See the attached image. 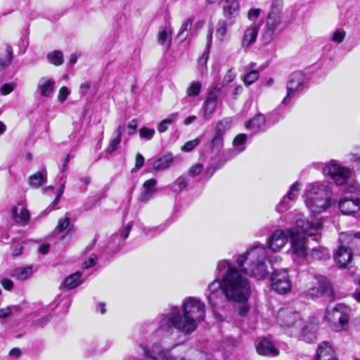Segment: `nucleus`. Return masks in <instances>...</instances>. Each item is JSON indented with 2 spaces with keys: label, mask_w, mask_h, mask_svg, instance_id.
<instances>
[{
  "label": "nucleus",
  "mask_w": 360,
  "mask_h": 360,
  "mask_svg": "<svg viewBox=\"0 0 360 360\" xmlns=\"http://www.w3.org/2000/svg\"><path fill=\"white\" fill-rule=\"evenodd\" d=\"M157 180L155 179H150L143 183V191L141 193L139 200L142 202H147L152 196L158 191L155 187Z\"/></svg>",
  "instance_id": "nucleus-22"
},
{
  "label": "nucleus",
  "mask_w": 360,
  "mask_h": 360,
  "mask_svg": "<svg viewBox=\"0 0 360 360\" xmlns=\"http://www.w3.org/2000/svg\"><path fill=\"white\" fill-rule=\"evenodd\" d=\"M352 309L345 304H338L331 311L326 314L330 327L335 331L343 330L348 325Z\"/></svg>",
  "instance_id": "nucleus-5"
},
{
  "label": "nucleus",
  "mask_w": 360,
  "mask_h": 360,
  "mask_svg": "<svg viewBox=\"0 0 360 360\" xmlns=\"http://www.w3.org/2000/svg\"><path fill=\"white\" fill-rule=\"evenodd\" d=\"M97 261V257L95 255H91L87 260L84 262L83 268L89 269L93 266H94Z\"/></svg>",
  "instance_id": "nucleus-55"
},
{
  "label": "nucleus",
  "mask_w": 360,
  "mask_h": 360,
  "mask_svg": "<svg viewBox=\"0 0 360 360\" xmlns=\"http://www.w3.org/2000/svg\"><path fill=\"white\" fill-rule=\"evenodd\" d=\"M240 305L236 309L237 314L240 316H245L249 311V307L247 304V301L239 302Z\"/></svg>",
  "instance_id": "nucleus-51"
},
{
  "label": "nucleus",
  "mask_w": 360,
  "mask_h": 360,
  "mask_svg": "<svg viewBox=\"0 0 360 360\" xmlns=\"http://www.w3.org/2000/svg\"><path fill=\"white\" fill-rule=\"evenodd\" d=\"M301 184L299 182L294 183L289 191L287 193V194L283 197V198L281 200L279 204L277 205V210L279 212H284L285 210L287 208V205H285V199L288 198L290 200H295L297 197L298 196V193L300 190Z\"/></svg>",
  "instance_id": "nucleus-25"
},
{
  "label": "nucleus",
  "mask_w": 360,
  "mask_h": 360,
  "mask_svg": "<svg viewBox=\"0 0 360 360\" xmlns=\"http://www.w3.org/2000/svg\"><path fill=\"white\" fill-rule=\"evenodd\" d=\"M55 80L49 77H41L37 86V94L40 97L50 98L53 96L55 91Z\"/></svg>",
  "instance_id": "nucleus-16"
},
{
  "label": "nucleus",
  "mask_w": 360,
  "mask_h": 360,
  "mask_svg": "<svg viewBox=\"0 0 360 360\" xmlns=\"http://www.w3.org/2000/svg\"><path fill=\"white\" fill-rule=\"evenodd\" d=\"M258 34V27L256 25L248 27L245 30L242 39V46L248 47L256 41Z\"/></svg>",
  "instance_id": "nucleus-27"
},
{
  "label": "nucleus",
  "mask_w": 360,
  "mask_h": 360,
  "mask_svg": "<svg viewBox=\"0 0 360 360\" xmlns=\"http://www.w3.org/2000/svg\"><path fill=\"white\" fill-rule=\"evenodd\" d=\"M259 354L268 356H276L279 354V350L275 347L274 342L267 338L260 340L256 347Z\"/></svg>",
  "instance_id": "nucleus-19"
},
{
  "label": "nucleus",
  "mask_w": 360,
  "mask_h": 360,
  "mask_svg": "<svg viewBox=\"0 0 360 360\" xmlns=\"http://www.w3.org/2000/svg\"><path fill=\"white\" fill-rule=\"evenodd\" d=\"M47 181V172L46 169L37 172L31 175L28 179V183L30 186L39 188Z\"/></svg>",
  "instance_id": "nucleus-30"
},
{
  "label": "nucleus",
  "mask_w": 360,
  "mask_h": 360,
  "mask_svg": "<svg viewBox=\"0 0 360 360\" xmlns=\"http://www.w3.org/2000/svg\"><path fill=\"white\" fill-rule=\"evenodd\" d=\"M339 208L344 214H352L360 210L359 198H344L339 201Z\"/></svg>",
  "instance_id": "nucleus-18"
},
{
  "label": "nucleus",
  "mask_w": 360,
  "mask_h": 360,
  "mask_svg": "<svg viewBox=\"0 0 360 360\" xmlns=\"http://www.w3.org/2000/svg\"><path fill=\"white\" fill-rule=\"evenodd\" d=\"M235 73L231 70H229L227 74L224 77L223 83L229 84L231 82L235 79Z\"/></svg>",
  "instance_id": "nucleus-60"
},
{
  "label": "nucleus",
  "mask_w": 360,
  "mask_h": 360,
  "mask_svg": "<svg viewBox=\"0 0 360 360\" xmlns=\"http://www.w3.org/2000/svg\"><path fill=\"white\" fill-rule=\"evenodd\" d=\"M315 277L318 281L319 287H314L310 288L307 292V295L310 297L323 295L328 297L330 301H333L334 294L333 288L328 278L321 275L316 276Z\"/></svg>",
  "instance_id": "nucleus-11"
},
{
  "label": "nucleus",
  "mask_w": 360,
  "mask_h": 360,
  "mask_svg": "<svg viewBox=\"0 0 360 360\" xmlns=\"http://www.w3.org/2000/svg\"><path fill=\"white\" fill-rule=\"evenodd\" d=\"M219 91L220 88L217 86L212 88L204 102L202 107L204 109V118L206 120H210L215 112Z\"/></svg>",
  "instance_id": "nucleus-13"
},
{
  "label": "nucleus",
  "mask_w": 360,
  "mask_h": 360,
  "mask_svg": "<svg viewBox=\"0 0 360 360\" xmlns=\"http://www.w3.org/2000/svg\"><path fill=\"white\" fill-rule=\"evenodd\" d=\"M84 280L82 279V273L77 271L65 278L63 285L67 290H72L82 284Z\"/></svg>",
  "instance_id": "nucleus-29"
},
{
  "label": "nucleus",
  "mask_w": 360,
  "mask_h": 360,
  "mask_svg": "<svg viewBox=\"0 0 360 360\" xmlns=\"http://www.w3.org/2000/svg\"><path fill=\"white\" fill-rule=\"evenodd\" d=\"M266 257V249L264 246L256 245L238 256L236 263L239 269L229 260L219 262L217 270L221 274L220 283L226 301L243 302L248 300L251 286L242 272L258 280L263 279L268 272L265 264Z\"/></svg>",
  "instance_id": "nucleus-1"
},
{
  "label": "nucleus",
  "mask_w": 360,
  "mask_h": 360,
  "mask_svg": "<svg viewBox=\"0 0 360 360\" xmlns=\"http://www.w3.org/2000/svg\"><path fill=\"white\" fill-rule=\"evenodd\" d=\"M139 134L141 138L150 140L155 134V130L146 127H143L139 130Z\"/></svg>",
  "instance_id": "nucleus-46"
},
{
  "label": "nucleus",
  "mask_w": 360,
  "mask_h": 360,
  "mask_svg": "<svg viewBox=\"0 0 360 360\" xmlns=\"http://www.w3.org/2000/svg\"><path fill=\"white\" fill-rule=\"evenodd\" d=\"M248 136L245 134H238L233 141V148L222 153L221 156L225 157V161H228L245 149V144Z\"/></svg>",
  "instance_id": "nucleus-17"
},
{
  "label": "nucleus",
  "mask_w": 360,
  "mask_h": 360,
  "mask_svg": "<svg viewBox=\"0 0 360 360\" xmlns=\"http://www.w3.org/2000/svg\"><path fill=\"white\" fill-rule=\"evenodd\" d=\"M339 241L341 245L349 247L352 251L354 246L356 245L359 241V238L357 234H353L352 233H342L340 234Z\"/></svg>",
  "instance_id": "nucleus-28"
},
{
  "label": "nucleus",
  "mask_w": 360,
  "mask_h": 360,
  "mask_svg": "<svg viewBox=\"0 0 360 360\" xmlns=\"http://www.w3.org/2000/svg\"><path fill=\"white\" fill-rule=\"evenodd\" d=\"M202 169L203 166L202 164H196L190 168L188 174L191 176H196L202 172Z\"/></svg>",
  "instance_id": "nucleus-53"
},
{
  "label": "nucleus",
  "mask_w": 360,
  "mask_h": 360,
  "mask_svg": "<svg viewBox=\"0 0 360 360\" xmlns=\"http://www.w3.org/2000/svg\"><path fill=\"white\" fill-rule=\"evenodd\" d=\"M290 238L288 229L285 231L276 230L269 237V248L273 252H278L287 243Z\"/></svg>",
  "instance_id": "nucleus-15"
},
{
  "label": "nucleus",
  "mask_w": 360,
  "mask_h": 360,
  "mask_svg": "<svg viewBox=\"0 0 360 360\" xmlns=\"http://www.w3.org/2000/svg\"><path fill=\"white\" fill-rule=\"evenodd\" d=\"M266 117L263 114H257L253 118L245 123V127L254 134L263 131L265 128Z\"/></svg>",
  "instance_id": "nucleus-24"
},
{
  "label": "nucleus",
  "mask_w": 360,
  "mask_h": 360,
  "mask_svg": "<svg viewBox=\"0 0 360 360\" xmlns=\"http://www.w3.org/2000/svg\"><path fill=\"white\" fill-rule=\"evenodd\" d=\"M272 289L280 294H285L291 289V281L286 269H274L271 275Z\"/></svg>",
  "instance_id": "nucleus-9"
},
{
  "label": "nucleus",
  "mask_w": 360,
  "mask_h": 360,
  "mask_svg": "<svg viewBox=\"0 0 360 360\" xmlns=\"http://www.w3.org/2000/svg\"><path fill=\"white\" fill-rule=\"evenodd\" d=\"M138 127L137 120L133 119L128 124V134L131 136L136 133V129Z\"/></svg>",
  "instance_id": "nucleus-59"
},
{
  "label": "nucleus",
  "mask_w": 360,
  "mask_h": 360,
  "mask_svg": "<svg viewBox=\"0 0 360 360\" xmlns=\"http://www.w3.org/2000/svg\"><path fill=\"white\" fill-rule=\"evenodd\" d=\"M345 36L346 32L344 30H338L333 32L331 40L333 42L340 44L344 41Z\"/></svg>",
  "instance_id": "nucleus-49"
},
{
  "label": "nucleus",
  "mask_w": 360,
  "mask_h": 360,
  "mask_svg": "<svg viewBox=\"0 0 360 360\" xmlns=\"http://www.w3.org/2000/svg\"><path fill=\"white\" fill-rule=\"evenodd\" d=\"M47 60L56 66L60 65L63 63V54L60 51H53L47 55Z\"/></svg>",
  "instance_id": "nucleus-36"
},
{
  "label": "nucleus",
  "mask_w": 360,
  "mask_h": 360,
  "mask_svg": "<svg viewBox=\"0 0 360 360\" xmlns=\"http://www.w3.org/2000/svg\"><path fill=\"white\" fill-rule=\"evenodd\" d=\"M226 33V27L225 25H222L221 27L217 29V34L219 36L221 40L223 39Z\"/></svg>",
  "instance_id": "nucleus-63"
},
{
  "label": "nucleus",
  "mask_w": 360,
  "mask_h": 360,
  "mask_svg": "<svg viewBox=\"0 0 360 360\" xmlns=\"http://www.w3.org/2000/svg\"><path fill=\"white\" fill-rule=\"evenodd\" d=\"M70 225V219L69 217L61 218L58 220L56 231L61 233L67 229Z\"/></svg>",
  "instance_id": "nucleus-44"
},
{
  "label": "nucleus",
  "mask_w": 360,
  "mask_h": 360,
  "mask_svg": "<svg viewBox=\"0 0 360 360\" xmlns=\"http://www.w3.org/2000/svg\"><path fill=\"white\" fill-rule=\"evenodd\" d=\"M20 206V207H14L12 209L13 218L18 223L21 221L27 222L30 219V213L24 206L21 205Z\"/></svg>",
  "instance_id": "nucleus-32"
},
{
  "label": "nucleus",
  "mask_w": 360,
  "mask_h": 360,
  "mask_svg": "<svg viewBox=\"0 0 360 360\" xmlns=\"http://www.w3.org/2000/svg\"><path fill=\"white\" fill-rule=\"evenodd\" d=\"M231 127V120L230 118H224L220 120L216 127L215 132L224 136V133Z\"/></svg>",
  "instance_id": "nucleus-39"
},
{
  "label": "nucleus",
  "mask_w": 360,
  "mask_h": 360,
  "mask_svg": "<svg viewBox=\"0 0 360 360\" xmlns=\"http://www.w3.org/2000/svg\"><path fill=\"white\" fill-rule=\"evenodd\" d=\"M139 347L143 350V354L153 360H165L168 355L169 350L173 349L175 345L170 349L164 348L160 343L155 342L150 347L143 344H141Z\"/></svg>",
  "instance_id": "nucleus-12"
},
{
  "label": "nucleus",
  "mask_w": 360,
  "mask_h": 360,
  "mask_svg": "<svg viewBox=\"0 0 360 360\" xmlns=\"http://www.w3.org/2000/svg\"><path fill=\"white\" fill-rule=\"evenodd\" d=\"M120 142H121L120 138L113 136V137L110 140V142L108 148H106V152L108 153H112L114 151H115L117 149Z\"/></svg>",
  "instance_id": "nucleus-47"
},
{
  "label": "nucleus",
  "mask_w": 360,
  "mask_h": 360,
  "mask_svg": "<svg viewBox=\"0 0 360 360\" xmlns=\"http://www.w3.org/2000/svg\"><path fill=\"white\" fill-rule=\"evenodd\" d=\"M201 87L200 82H192L186 90V94L188 96H197L200 93Z\"/></svg>",
  "instance_id": "nucleus-41"
},
{
  "label": "nucleus",
  "mask_w": 360,
  "mask_h": 360,
  "mask_svg": "<svg viewBox=\"0 0 360 360\" xmlns=\"http://www.w3.org/2000/svg\"><path fill=\"white\" fill-rule=\"evenodd\" d=\"M281 23L280 17L276 13H270L268 15L264 36L268 40H271Z\"/></svg>",
  "instance_id": "nucleus-21"
},
{
  "label": "nucleus",
  "mask_w": 360,
  "mask_h": 360,
  "mask_svg": "<svg viewBox=\"0 0 360 360\" xmlns=\"http://www.w3.org/2000/svg\"><path fill=\"white\" fill-rule=\"evenodd\" d=\"M314 360H338L335 350L328 342H322L318 347Z\"/></svg>",
  "instance_id": "nucleus-20"
},
{
  "label": "nucleus",
  "mask_w": 360,
  "mask_h": 360,
  "mask_svg": "<svg viewBox=\"0 0 360 360\" xmlns=\"http://www.w3.org/2000/svg\"><path fill=\"white\" fill-rule=\"evenodd\" d=\"M239 4L237 0H226L223 6L224 15L226 18H235L238 13Z\"/></svg>",
  "instance_id": "nucleus-26"
},
{
  "label": "nucleus",
  "mask_w": 360,
  "mask_h": 360,
  "mask_svg": "<svg viewBox=\"0 0 360 360\" xmlns=\"http://www.w3.org/2000/svg\"><path fill=\"white\" fill-rule=\"evenodd\" d=\"M224 136L218 133H214V136L210 142L212 152H219L223 148Z\"/></svg>",
  "instance_id": "nucleus-37"
},
{
  "label": "nucleus",
  "mask_w": 360,
  "mask_h": 360,
  "mask_svg": "<svg viewBox=\"0 0 360 360\" xmlns=\"http://www.w3.org/2000/svg\"><path fill=\"white\" fill-rule=\"evenodd\" d=\"M260 14V9L259 8H251L248 13V18L251 21H255Z\"/></svg>",
  "instance_id": "nucleus-56"
},
{
  "label": "nucleus",
  "mask_w": 360,
  "mask_h": 360,
  "mask_svg": "<svg viewBox=\"0 0 360 360\" xmlns=\"http://www.w3.org/2000/svg\"><path fill=\"white\" fill-rule=\"evenodd\" d=\"M207 298L208 303L212 307H221L224 306L226 299L220 278H217L209 284L207 290Z\"/></svg>",
  "instance_id": "nucleus-10"
},
{
  "label": "nucleus",
  "mask_w": 360,
  "mask_h": 360,
  "mask_svg": "<svg viewBox=\"0 0 360 360\" xmlns=\"http://www.w3.org/2000/svg\"><path fill=\"white\" fill-rule=\"evenodd\" d=\"M90 87H91V82L89 81H86L85 82H84L83 84H82L80 85V88H79L80 94L82 95H85L87 93V91Z\"/></svg>",
  "instance_id": "nucleus-62"
},
{
  "label": "nucleus",
  "mask_w": 360,
  "mask_h": 360,
  "mask_svg": "<svg viewBox=\"0 0 360 360\" xmlns=\"http://www.w3.org/2000/svg\"><path fill=\"white\" fill-rule=\"evenodd\" d=\"M323 173L329 176L338 186L347 184L352 176V170L340 165L335 160H331L323 168Z\"/></svg>",
  "instance_id": "nucleus-8"
},
{
  "label": "nucleus",
  "mask_w": 360,
  "mask_h": 360,
  "mask_svg": "<svg viewBox=\"0 0 360 360\" xmlns=\"http://www.w3.org/2000/svg\"><path fill=\"white\" fill-rule=\"evenodd\" d=\"M206 307L200 299L186 297L181 308L170 306L167 311L158 316V330L172 334L174 329L184 335H190L205 319Z\"/></svg>",
  "instance_id": "nucleus-2"
},
{
  "label": "nucleus",
  "mask_w": 360,
  "mask_h": 360,
  "mask_svg": "<svg viewBox=\"0 0 360 360\" xmlns=\"http://www.w3.org/2000/svg\"><path fill=\"white\" fill-rule=\"evenodd\" d=\"M290 238L292 253L297 257H304L307 254L306 238L304 236H297L293 229H288Z\"/></svg>",
  "instance_id": "nucleus-14"
},
{
  "label": "nucleus",
  "mask_w": 360,
  "mask_h": 360,
  "mask_svg": "<svg viewBox=\"0 0 360 360\" xmlns=\"http://www.w3.org/2000/svg\"><path fill=\"white\" fill-rule=\"evenodd\" d=\"M13 58V49L9 44L5 45L4 54L0 56V69L8 66Z\"/></svg>",
  "instance_id": "nucleus-34"
},
{
  "label": "nucleus",
  "mask_w": 360,
  "mask_h": 360,
  "mask_svg": "<svg viewBox=\"0 0 360 360\" xmlns=\"http://www.w3.org/2000/svg\"><path fill=\"white\" fill-rule=\"evenodd\" d=\"M332 184L329 181H316L309 184L305 189L307 207L314 214H320L331 205Z\"/></svg>",
  "instance_id": "nucleus-4"
},
{
  "label": "nucleus",
  "mask_w": 360,
  "mask_h": 360,
  "mask_svg": "<svg viewBox=\"0 0 360 360\" xmlns=\"http://www.w3.org/2000/svg\"><path fill=\"white\" fill-rule=\"evenodd\" d=\"M174 162V158L171 154L165 155L153 163V168L157 171H161L169 167Z\"/></svg>",
  "instance_id": "nucleus-33"
},
{
  "label": "nucleus",
  "mask_w": 360,
  "mask_h": 360,
  "mask_svg": "<svg viewBox=\"0 0 360 360\" xmlns=\"http://www.w3.org/2000/svg\"><path fill=\"white\" fill-rule=\"evenodd\" d=\"M277 323L292 337L303 336L307 342H311L315 335L304 324L300 314L292 308H282L277 312Z\"/></svg>",
  "instance_id": "nucleus-3"
},
{
  "label": "nucleus",
  "mask_w": 360,
  "mask_h": 360,
  "mask_svg": "<svg viewBox=\"0 0 360 360\" xmlns=\"http://www.w3.org/2000/svg\"><path fill=\"white\" fill-rule=\"evenodd\" d=\"M188 181L184 176H179L173 183L172 191L176 193H180L188 186Z\"/></svg>",
  "instance_id": "nucleus-40"
},
{
  "label": "nucleus",
  "mask_w": 360,
  "mask_h": 360,
  "mask_svg": "<svg viewBox=\"0 0 360 360\" xmlns=\"http://www.w3.org/2000/svg\"><path fill=\"white\" fill-rule=\"evenodd\" d=\"M172 30L170 29H164L158 32V42L167 51L172 43Z\"/></svg>",
  "instance_id": "nucleus-31"
},
{
  "label": "nucleus",
  "mask_w": 360,
  "mask_h": 360,
  "mask_svg": "<svg viewBox=\"0 0 360 360\" xmlns=\"http://www.w3.org/2000/svg\"><path fill=\"white\" fill-rule=\"evenodd\" d=\"M307 82V78L304 72L301 71L292 72L287 81V95L282 100L281 104L288 105L293 97L304 89Z\"/></svg>",
  "instance_id": "nucleus-6"
},
{
  "label": "nucleus",
  "mask_w": 360,
  "mask_h": 360,
  "mask_svg": "<svg viewBox=\"0 0 360 360\" xmlns=\"http://www.w3.org/2000/svg\"><path fill=\"white\" fill-rule=\"evenodd\" d=\"M19 310L20 307L18 305H11L4 309H0V318H7L12 314V312L18 311Z\"/></svg>",
  "instance_id": "nucleus-43"
},
{
  "label": "nucleus",
  "mask_w": 360,
  "mask_h": 360,
  "mask_svg": "<svg viewBox=\"0 0 360 360\" xmlns=\"http://www.w3.org/2000/svg\"><path fill=\"white\" fill-rule=\"evenodd\" d=\"M200 143V141L198 139L189 141L181 147V150L184 152H190L199 145Z\"/></svg>",
  "instance_id": "nucleus-48"
},
{
  "label": "nucleus",
  "mask_w": 360,
  "mask_h": 360,
  "mask_svg": "<svg viewBox=\"0 0 360 360\" xmlns=\"http://www.w3.org/2000/svg\"><path fill=\"white\" fill-rule=\"evenodd\" d=\"M294 229L297 236H314V240L318 241L319 237L318 235L321 229V226L318 221H309L302 213H297L295 221Z\"/></svg>",
  "instance_id": "nucleus-7"
},
{
  "label": "nucleus",
  "mask_w": 360,
  "mask_h": 360,
  "mask_svg": "<svg viewBox=\"0 0 360 360\" xmlns=\"http://www.w3.org/2000/svg\"><path fill=\"white\" fill-rule=\"evenodd\" d=\"M32 274V269L30 266L16 268L11 271V276L20 280L24 281L29 278Z\"/></svg>",
  "instance_id": "nucleus-35"
},
{
  "label": "nucleus",
  "mask_w": 360,
  "mask_h": 360,
  "mask_svg": "<svg viewBox=\"0 0 360 360\" xmlns=\"http://www.w3.org/2000/svg\"><path fill=\"white\" fill-rule=\"evenodd\" d=\"M1 284L3 286V288L6 290H11L13 288V282L7 278H4L1 280Z\"/></svg>",
  "instance_id": "nucleus-58"
},
{
  "label": "nucleus",
  "mask_w": 360,
  "mask_h": 360,
  "mask_svg": "<svg viewBox=\"0 0 360 360\" xmlns=\"http://www.w3.org/2000/svg\"><path fill=\"white\" fill-rule=\"evenodd\" d=\"M259 77V72L257 70H252L244 76V82L250 85L253 84Z\"/></svg>",
  "instance_id": "nucleus-45"
},
{
  "label": "nucleus",
  "mask_w": 360,
  "mask_h": 360,
  "mask_svg": "<svg viewBox=\"0 0 360 360\" xmlns=\"http://www.w3.org/2000/svg\"><path fill=\"white\" fill-rule=\"evenodd\" d=\"M192 26V20L191 19L186 20L181 27L179 32V36L184 34V32L189 30Z\"/></svg>",
  "instance_id": "nucleus-57"
},
{
  "label": "nucleus",
  "mask_w": 360,
  "mask_h": 360,
  "mask_svg": "<svg viewBox=\"0 0 360 360\" xmlns=\"http://www.w3.org/2000/svg\"><path fill=\"white\" fill-rule=\"evenodd\" d=\"M335 260L341 267H345L352 259V252L349 247L340 245L334 255Z\"/></svg>",
  "instance_id": "nucleus-23"
},
{
  "label": "nucleus",
  "mask_w": 360,
  "mask_h": 360,
  "mask_svg": "<svg viewBox=\"0 0 360 360\" xmlns=\"http://www.w3.org/2000/svg\"><path fill=\"white\" fill-rule=\"evenodd\" d=\"M14 88H15L14 84L7 83V84H4L1 87L0 91L3 95H7V94H10L11 92H12L13 91Z\"/></svg>",
  "instance_id": "nucleus-54"
},
{
  "label": "nucleus",
  "mask_w": 360,
  "mask_h": 360,
  "mask_svg": "<svg viewBox=\"0 0 360 360\" xmlns=\"http://www.w3.org/2000/svg\"><path fill=\"white\" fill-rule=\"evenodd\" d=\"M70 94V91L66 87L63 86L60 89L58 99L60 103H63Z\"/></svg>",
  "instance_id": "nucleus-52"
},
{
  "label": "nucleus",
  "mask_w": 360,
  "mask_h": 360,
  "mask_svg": "<svg viewBox=\"0 0 360 360\" xmlns=\"http://www.w3.org/2000/svg\"><path fill=\"white\" fill-rule=\"evenodd\" d=\"M166 229V224H162L154 228L145 227L143 229V233L146 236H153L156 233H160Z\"/></svg>",
  "instance_id": "nucleus-42"
},
{
  "label": "nucleus",
  "mask_w": 360,
  "mask_h": 360,
  "mask_svg": "<svg viewBox=\"0 0 360 360\" xmlns=\"http://www.w3.org/2000/svg\"><path fill=\"white\" fill-rule=\"evenodd\" d=\"M222 158H223V161L217 163V166L210 165L206 169L205 174L207 175L209 178L213 175V174L217 169L220 168L225 164V162H226V161H225V157L222 156Z\"/></svg>",
  "instance_id": "nucleus-50"
},
{
  "label": "nucleus",
  "mask_w": 360,
  "mask_h": 360,
  "mask_svg": "<svg viewBox=\"0 0 360 360\" xmlns=\"http://www.w3.org/2000/svg\"><path fill=\"white\" fill-rule=\"evenodd\" d=\"M324 256V253L319 249L314 248L311 250V257L315 259H321Z\"/></svg>",
  "instance_id": "nucleus-61"
},
{
  "label": "nucleus",
  "mask_w": 360,
  "mask_h": 360,
  "mask_svg": "<svg viewBox=\"0 0 360 360\" xmlns=\"http://www.w3.org/2000/svg\"><path fill=\"white\" fill-rule=\"evenodd\" d=\"M144 161L145 159L143 156L141 154L138 153L136 156V167L137 169L141 168L143 165Z\"/></svg>",
  "instance_id": "nucleus-64"
},
{
  "label": "nucleus",
  "mask_w": 360,
  "mask_h": 360,
  "mask_svg": "<svg viewBox=\"0 0 360 360\" xmlns=\"http://www.w3.org/2000/svg\"><path fill=\"white\" fill-rule=\"evenodd\" d=\"M178 117V112L172 113L169 117L163 120L158 126V130L160 133H163L167 131L169 125L172 124Z\"/></svg>",
  "instance_id": "nucleus-38"
}]
</instances>
